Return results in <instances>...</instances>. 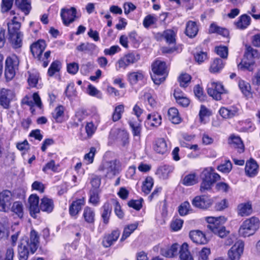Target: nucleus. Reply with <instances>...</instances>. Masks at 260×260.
I'll use <instances>...</instances> for the list:
<instances>
[{"label":"nucleus","mask_w":260,"mask_h":260,"mask_svg":"<svg viewBox=\"0 0 260 260\" xmlns=\"http://www.w3.org/2000/svg\"><path fill=\"white\" fill-rule=\"evenodd\" d=\"M89 202L94 206H96L100 202L99 191L98 189H91L90 191Z\"/></svg>","instance_id":"obj_52"},{"label":"nucleus","mask_w":260,"mask_h":260,"mask_svg":"<svg viewBox=\"0 0 260 260\" xmlns=\"http://www.w3.org/2000/svg\"><path fill=\"white\" fill-rule=\"evenodd\" d=\"M254 64L255 61L253 59H250L245 55L241 62L238 64V67L240 70L252 71L253 70Z\"/></svg>","instance_id":"obj_28"},{"label":"nucleus","mask_w":260,"mask_h":260,"mask_svg":"<svg viewBox=\"0 0 260 260\" xmlns=\"http://www.w3.org/2000/svg\"><path fill=\"white\" fill-rule=\"evenodd\" d=\"M209 31L210 33H217L224 37L229 34L227 29L220 27L215 23L210 25Z\"/></svg>","instance_id":"obj_46"},{"label":"nucleus","mask_w":260,"mask_h":260,"mask_svg":"<svg viewBox=\"0 0 260 260\" xmlns=\"http://www.w3.org/2000/svg\"><path fill=\"white\" fill-rule=\"evenodd\" d=\"M85 129L87 136L83 137L82 138L83 139H86L87 138H91L95 133L96 129V127L94 125L92 122H89L86 123Z\"/></svg>","instance_id":"obj_55"},{"label":"nucleus","mask_w":260,"mask_h":260,"mask_svg":"<svg viewBox=\"0 0 260 260\" xmlns=\"http://www.w3.org/2000/svg\"><path fill=\"white\" fill-rule=\"evenodd\" d=\"M162 122V118L160 114L153 112L147 115L145 121L146 126L150 129L158 127Z\"/></svg>","instance_id":"obj_14"},{"label":"nucleus","mask_w":260,"mask_h":260,"mask_svg":"<svg viewBox=\"0 0 260 260\" xmlns=\"http://www.w3.org/2000/svg\"><path fill=\"white\" fill-rule=\"evenodd\" d=\"M124 108L123 105H119L115 107L112 114V119L114 122L118 121L124 112Z\"/></svg>","instance_id":"obj_47"},{"label":"nucleus","mask_w":260,"mask_h":260,"mask_svg":"<svg viewBox=\"0 0 260 260\" xmlns=\"http://www.w3.org/2000/svg\"><path fill=\"white\" fill-rule=\"evenodd\" d=\"M251 18L246 14L241 15L238 21L235 22L236 27L240 29L246 28L251 23Z\"/></svg>","instance_id":"obj_31"},{"label":"nucleus","mask_w":260,"mask_h":260,"mask_svg":"<svg viewBox=\"0 0 260 260\" xmlns=\"http://www.w3.org/2000/svg\"><path fill=\"white\" fill-rule=\"evenodd\" d=\"M188 245L186 243H184L180 250V260H193L192 256L190 254L188 249Z\"/></svg>","instance_id":"obj_40"},{"label":"nucleus","mask_w":260,"mask_h":260,"mask_svg":"<svg viewBox=\"0 0 260 260\" xmlns=\"http://www.w3.org/2000/svg\"><path fill=\"white\" fill-rule=\"evenodd\" d=\"M232 169V165L230 160L226 161L217 167V170L223 173H229Z\"/></svg>","instance_id":"obj_60"},{"label":"nucleus","mask_w":260,"mask_h":260,"mask_svg":"<svg viewBox=\"0 0 260 260\" xmlns=\"http://www.w3.org/2000/svg\"><path fill=\"white\" fill-rule=\"evenodd\" d=\"M213 171L211 167L205 168L203 171L201 175L202 182L200 187L201 191L210 189L212 185L220 179V175Z\"/></svg>","instance_id":"obj_3"},{"label":"nucleus","mask_w":260,"mask_h":260,"mask_svg":"<svg viewBox=\"0 0 260 260\" xmlns=\"http://www.w3.org/2000/svg\"><path fill=\"white\" fill-rule=\"evenodd\" d=\"M85 204V200L84 198L73 201L69 206V211L71 216L74 219H76Z\"/></svg>","instance_id":"obj_15"},{"label":"nucleus","mask_w":260,"mask_h":260,"mask_svg":"<svg viewBox=\"0 0 260 260\" xmlns=\"http://www.w3.org/2000/svg\"><path fill=\"white\" fill-rule=\"evenodd\" d=\"M17 69L5 66V75L8 80H11L15 75Z\"/></svg>","instance_id":"obj_63"},{"label":"nucleus","mask_w":260,"mask_h":260,"mask_svg":"<svg viewBox=\"0 0 260 260\" xmlns=\"http://www.w3.org/2000/svg\"><path fill=\"white\" fill-rule=\"evenodd\" d=\"M198 182V178L196 173H190L186 175L183 180L182 184L186 186H191Z\"/></svg>","instance_id":"obj_44"},{"label":"nucleus","mask_w":260,"mask_h":260,"mask_svg":"<svg viewBox=\"0 0 260 260\" xmlns=\"http://www.w3.org/2000/svg\"><path fill=\"white\" fill-rule=\"evenodd\" d=\"M153 150L160 154H165L169 151L166 140L163 138L157 139L153 144Z\"/></svg>","instance_id":"obj_20"},{"label":"nucleus","mask_w":260,"mask_h":260,"mask_svg":"<svg viewBox=\"0 0 260 260\" xmlns=\"http://www.w3.org/2000/svg\"><path fill=\"white\" fill-rule=\"evenodd\" d=\"M229 143L233 145V147L237 148L240 153L244 151V146L241 138L239 137L231 136L230 137Z\"/></svg>","instance_id":"obj_39"},{"label":"nucleus","mask_w":260,"mask_h":260,"mask_svg":"<svg viewBox=\"0 0 260 260\" xmlns=\"http://www.w3.org/2000/svg\"><path fill=\"white\" fill-rule=\"evenodd\" d=\"M19 63V60L15 54H12L6 58L5 66L17 69Z\"/></svg>","instance_id":"obj_45"},{"label":"nucleus","mask_w":260,"mask_h":260,"mask_svg":"<svg viewBox=\"0 0 260 260\" xmlns=\"http://www.w3.org/2000/svg\"><path fill=\"white\" fill-rule=\"evenodd\" d=\"M168 116L169 119L174 124H179L181 121L178 111L175 108H171L168 110Z\"/></svg>","instance_id":"obj_37"},{"label":"nucleus","mask_w":260,"mask_h":260,"mask_svg":"<svg viewBox=\"0 0 260 260\" xmlns=\"http://www.w3.org/2000/svg\"><path fill=\"white\" fill-rule=\"evenodd\" d=\"M39 236L34 230H32L29 237H23L19 241L18 253L19 260H27L29 254H34L39 245Z\"/></svg>","instance_id":"obj_1"},{"label":"nucleus","mask_w":260,"mask_h":260,"mask_svg":"<svg viewBox=\"0 0 260 260\" xmlns=\"http://www.w3.org/2000/svg\"><path fill=\"white\" fill-rule=\"evenodd\" d=\"M151 67L153 73L151 79L155 84L159 85L166 80L168 74L166 63L164 61L157 59L152 63Z\"/></svg>","instance_id":"obj_2"},{"label":"nucleus","mask_w":260,"mask_h":260,"mask_svg":"<svg viewBox=\"0 0 260 260\" xmlns=\"http://www.w3.org/2000/svg\"><path fill=\"white\" fill-rule=\"evenodd\" d=\"M245 170L248 176L253 177L258 173V166L255 161L250 159L246 162Z\"/></svg>","instance_id":"obj_22"},{"label":"nucleus","mask_w":260,"mask_h":260,"mask_svg":"<svg viewBox=\"0 0 260 260\" xmlns=\"http://www.w3.org/2000/svg\"><path fill=\"white\" fill-rule=\"evenodd\" d=\"M112 210V206L109 203H105L101 208V215L105 224L109 222Z\"/></svg>","instance_id":"obj_23"},{"label":"nucleus","mask_w":260,"mask_h":260,"mask_svg":"<svg viewBox=\"0 0 260 260\" xmlns=\"http://www.w3.org/2000/svg\"><path fill=\"white\" fill-rule=\"evenodd\" d=\"M174 170V167L172 165H166L160 167L157 170L156 174L159 177L163 179L168 178L170 174L172 173Z\"/></svg>","instance_id":"obj_25"},{"label":"nucleus","mask_w":260,"mask_h":260,"mask_svg":"<svg viewBox=\"0 0 260 260\" xmlns=\"http://www.w3.org/2000/svg\"><path fill=\"white\" fill-rule=\"evenodd\" d=\"M120 231L115 230L113 231L110 235L106 236L103 241V245L105 247H109L115 242L119 237Z\"/></svg>","instance_id":"obj_26"},{"label":"nucleus","mask_w":260,"mask_h":260,"mask_svg":"<svg viewBox=\"0 0 260 260\" xmlns=\"http://www.w3.org/2000/svg\"><path fill=\"white\" fill-rule=\"evenodd\" d=\"M96 152L95 148H90L89 152L84 155V162L87 165L92 164Z\"/></svg>","instance_id":"obj_57"},{"label":"nucleus","mask_w":260,"mask_h":260,"mask_svg":"<svg viewBox=\"0 0 260 260\" xmlns=\"http://www.w3.org/2000/svg\"><path fill=\"white\" fill-rule=\"evenodd\" d=\"M95 211L93 209L86 206L83 212V217L85 222L88 223H93L95 220Z\"/></svg>","instance_id":"obj_32"},{"label":"nucleus","mask_w":260,"mask_h":260,"mask_svg":"<svg viewBox=\"0 0 260 260\" xmlns=\"http://www.w3.org/2000/svg\"><path fill=\"white\" fill-rule=\"evenodd\" d=\"M23 205L21 202H15L13 203L12 210L20 217L23 216Z\"/></svg>","instance_id":"obj_58"},{"label":"nucleus","mask_w":260,"mask_h":260,"mask_svg":"<svg viewBox=\"0 0 260 260\" xmlns=\"http://www.w3.org/2000/svg\"><path fill=\"white\" fill-rule=\"evenodd\" d=\"M191 240L197 244H205L207 243V240L205 234L200 231H192L189 233Z\"/></svg>","instance_id":"obj_21"},{"label":"nucleus","mask_w":260,"mask_h":260,"mask_svg":"<svg viewBox=\"0 0 260 260\" xmlns=\"http://www.w3.org/2000/svg\"><path fill=\"white\" fill-rule=\"evenodd\" d=\"M64 108L62 106H58L52 113V117L57 122H61L64 116Z\"/></svg>","instance_id":"obj_43"},{"label":"nucleus","mask_w":260,"mask_h":260,"mask_svg":"<svg viewBox=\"0 0 260 260\" xmlns=\"http://www.w3.org/2000/svg\"><path fill=\"white\" fill-rule=\"evenodd\" d=\"M244 246L243 241H237L228 251L229 259L240 260L244 252Z\"/></svg>","instance_id":"obj_9"},{"label":"nucleus","mask_w":260,"mask_h":260,"mask_svg":"<svg viewBox=\"0 0 260 260\" xmlns=\"http://www.w3.org/2000/svg\"><path fill=\"white\" fill-rule=\"evenodd\" d=\"M28 202L30 215L34 218H36V214L39 213L40 210L39 206V198L37 194H32L30 196Z\"/></svg>","instance_id":"obj_19"},{"label":"nucleus","mask_w":260,"mask_h":260,"mask_svg":"<svg viewBox=\"0 0 260 260\" xmlns=\"http://www.w3.org/2000/svg\"><path fill=\"white\" fill-rule=\"evenodd\" d=\"M7 19V26L9 36L18 34H22L19 31L21 24L19 22L20 18L19 15L16 14L14 11H11L8 13Z\"/></svg>","instance_id":"obj_7"},{"label":"nucleus","mask_w":260,"mask_h":260,"mask_svg":"<svg viewBox=\"0 0 260 260\" xmlns=\"http://www.w3.org/2000/svg\"><path fill=\"white\" fill-rule=\"evenodd\" d=\"M157 21V18L155 15L149 14L144 18L143 24L145 28H148L151 25L154 24Z\"/></svg>","instance_id":"obj_49"},{"label":"nucleus","mask_w":260,"mask_h":260,"mask_svg":"<svg viewBox=\"0 0 260 260\" xmlns=\"http://www.w3.org/2000/svg\"><path fill=\"white\" fill-rule=\"evenodd\" d=\"M22 34L9 36L8 40L14 49H18L22 45Z\"/></svg>","instance_id":"obj_33"},{"label":"nucleus","mask_w":260,"mask_h":260,"mask_svg":"<svg viewBox=\"0 0 260 260\" xmlns=\"http://www.w3.org/2000/svg\"><path fill=\"white\" fill-rule=\"evenodd\" d=\"M40 208L42 211L50 213L53 209V202L51 199L44 197L41 199Z\"/></svg>","instance_id":"obj_34"},{"label":"nucleus","mask_w":260,"mask_h":260,"mask_svg":"<svg viewBox=\"0 0 260 260\" xmlns=\"http://www.w3.org/2000/svg\"><path fill=\"white\" fill-rule=\"evenodd\" d=\"M191 77L186 73L181 74L178 77V80L180 86L182 87H187L190 82Z\"/></svg>","instance_id":"obj_53"},{"label":"nucleus","mask_w":260,"mask_h":260,"mask_svg":"<svg viewBox=\"0 0 260 260\" xmlns=\"http://www.w3.org/2000/svg\"><path fill=\"white\" fill-rule=\"evenodd\" d=\"M138 224V222H135L125 225L124 228L120 241H123L127 238L137 229Z\"/></svg>","instance_id":"obj_35"},{"label":"nucleus","mask_w":260,"mask_h":260,"mask_svg":"<svg viewBox=\"0 0 260 260\" xmlns=\"http://www.w3.org/2000/svg\"><path fill=\"white\" fill-rule=\"evenodd\" d=\"M99 170L105 174L106 177L112 178L121 171V164L117 159L106 161L100 166Z\"/></svg>","instance_id":"obj_5"},{"label":"nucleus","mask_w":260,"mask_h":260,"mask_svg":"<svg viewBox=\"0 0 260 260\" xmlns=\"http://www.w3.org/2000/svg\"><path fill=\"white\" fill-rule=\"evenodd\" d=\"M239 87L242 92L246 96L250 95L251 87L250 84L245 81L240 80L238 82Z\"/></svg>","instance_id":"obj_48"},{"label":"nucleus","mask_w":260,"mask_h":260,"mask_svg":"<svg viewBox=\"0 0 260 260\" xmlns=\"http://www.w3.org/2000/svg\"><path fill=\"white\" fill-rule=\"evenodd\" d=\"M60 16L66 26L73 22L76 17V9L74 7L62 8L60 10Z\"/></svg>","instance_id":"obj_11"},{"label":"nucleus","mask_w":260,"mask_h":260,"mask_svg":"<svg viewBox=\"0 0 260 260\" xmlns=\"http://www.w3.org/2000/svg\"><path fill=\"white\" fill-rule=\"evenodd\" d=\"M158 247H160V253L162 255L167 257H173L177 255L179 245L177 243H174L171 245L161 244L155 247V249H158Z\"/></svg>","instance_id":"obj_13"},{"label":"nucleus","mask_w":260,"mask_h":260,"mask_svg":"<svg viewBox=\"0 0 260 260\" xmlns=\"http://www.w3.org/2000/svg\"><path fill=\"white\" fill-rule=\"evenodd\" d=\"M245 55L250 59L259 58L260 57L258 51L250 46L247 48V52Z\"/></svg>","instance_id":"obj_62"},{"label":"nucleus","mask_w":260,"mask_h":260,"mask_svg":"<svg viewBox=\"0 0 260 260\" xmlns=\"http://www.w3.org/2000/svg\"><path fill=\"white\" fill-rule=\"evenodd\" d=\"M153 179L151 177H147L143 182L142 186V190L146 193L148 194L153 185Z\"/></svg>","instance_id":"obj_50"},{"label":"nucleus","mask_w":260,"mask_h":260,"mask_svg":"<svg viewBox=\"0 0 260 260\" xmlns=\"http://www.w3.org/2000/svg\"><path fill=\"white\" fill-rule=\"evenodd\" d=\"M129 125L134 136L140 137L142 131V125L139 119H132L128 121Z\"/></svg>","instance_id":"obj_30"},{"label":"nucleus","mask_w":260,"mask_h":260,"mask_svg":"<svg viewBox=\"0 0 260 260\" xmlns=\"http://www.w3.org/2000/svg\"><path fill=\"white\" fill-rule=\"evenodd\" d=\"M14 256V251L12 247H9L7 249L4 258L3 252L0 250V260H13Z\"/></svg>","instance_id":"obj_59"},{"label":"nucleus","mask_w":260,"mask_h":260,"mask_svg":"<svg viewBox=\"0 0 260 260\" xmlns=\"http://www.w3.org/2000/svg\"><path fill=\"white\" fill-rule=\"evenodd\" d=\"M46 47L45 42L43 40H39L30 46V51L35 57L41 60L42 53Z\"/></svg>","instance_id":"obj_17"},{"label":"nucleus","mask_w":260,"mask_h":260,"mask_svg":"<svg viewBox=\"0 0 260 260\" xmlns=\"http://www.w3.org/2000/svg\"><path fill=\"white\" fill-rule=\"evenodd\" d=\"M59 165L56 164L54 160H51L43 168V171L47 172L48 170H51L53 172H56L58 170Z\"/></svg>","instance_id":"obj_61"},{"label":"nucleus","mask_w":260,"mask_h":260,"mask_svg":"<svg viewBox=\"0 0 260 260\" xmlns=\"http://www.w3.org/2000/svg\"><path fill=\"white\" fill-rule=\"evenodd\" d=\"M198 32V27L194 21H189L186 23L185 34L190 38L195 37Z\"/></svg>","instance_id":"obj_36"},{"label":"nucleus","mask_w":260,"mask_h":260,"mask_svg":"<svg viewBox=\"0 0 260 260\" xmlns=\"http://www.w3.org/2000/svg\"><path fill=\"white\" fill-rule=\"evenodd\" d=\"M15 93L14 90L3 88L0 89V105L8 109L12 101L15 100Z\"/></svg>","instance_id":"obj_10"},{"label":"nucleus","mask_w":260,"mask_h":260,"mask_svg":"<svg viewBox=\"0 0 260 260\" xmlns=\"http://www.w3.org/2000/svg\"><path fill=\"white\" fill-rule=\"evenodd\" d=\"M237 212L238 215L241 216L250 215L252 212L251 204L248 202L239 204L237 207Z\"/></svg>","instance_id":"obj_24"},{"label":"nucleus","mask_w":260,"mask_h":260,"mask_svg":"<svg viewBox=\"0 0 260 260\" xmlns=\"http://www.w3.org/2000/svg\"><path fill=\"white\" fill-rule=\"evenodd\" d=\"M140 59L138 54L129 53L120 58L116 63V69L117 71L121 69H125L129 65L135 63Z\"/></svg>","instance_id":"obj_8"},{"label":"nucleus","mask_w":260,"mask_h":260,"mask_svg":"<svg viewBox=\"0 0 260 260\" xmlns=\"http://www.w3.org/2000/svg\"><path fill=\"white\" fill-rule=\"evenodd\" d=\"M28 77L27 81L30 87H34L36 86L38 83L39 75L38 72L36 70L28 72Z\"/></svg>","instance_id":"obj_42"},{"label":"nucleus","mask_w":260,"mask_h":260,"mask_svg":"<svg viewBox=\"0 0 260 260\" xmlns=\"http://www.w3.org/2000/svg\"><path fill=\"white\" fill-rule=\"evenodd\" d=\"M60 68L61 63L59 61L55 60L53 61L48 70V76L50 77L53 76L56 73L60 71Z\"/></svg>","instance_id":"obj_51"},{"label":"nucleus","mask_w":260,"mask_h":260,"mask_svg":"<svg viewBox=\"0 0 260 260\" xmlns=\"http://www.w3.org/2000/svg\"><path fill=\"white\" fill-rule=\"evenodd\" d=\"M145 73L141 70L129 73L127 75L128 80L131 84H136L145 78Z\"/></svg>","instance_id":"obj_27"},{"label":"nucleus","mask_w":260,"mask_h":260,"mask_svg":"<svg viewBox=\"0 0 260 260\" xmlns=\"http://www.w3.org/2000/svg\"><path fill=\"white\" fill-rule=\"evenodd\" d=\"M216 53L223 59H226L228 56V49L225 46L216 47L215 49Z\"/></svg>","instance_id":"obj_64"},{"label":"nucleus","mask_w":260,"mask_h":260,"mask_svg":"<svg viewBox=\"0 0 260 260\" xmlns=\"http://www.w3.org/2000/svg\"><path fill=\"white\" fill-rule=\"evenodd\" d=\"M224 62L221 59L214 58L211 62L209 71L212 73H217L224 68Z\"/></svg>","instance_id":"obj_29"},{"label":"nucleus","mask_w":260,"mask_h":260,"mask_svg":"<svg viewBox=\"0 0 260 260\" xmlns=\"http://www.w3.org/2000/svg\"><path fill=\"white\" fill-rule=\"evenodd\" d=\"M206 220L208 223L207 225L208 229L214 233L215 231H217L220 227L223 226V224L226 221V218L224 216H220L216 218L206 217Z\"/></svg>","instance_id":"obj_12"},{"label":"nucleus","mask_w":260,"mask_h":260,"mask_svg":"<svg viewBox=\"0 0 260 260\" xmlns=\"http://www.w3.org/2000/svg\"><path fill=\"white\" fill-rule=\"evenodd\" d=\"M259 221L255 217H252L243 222L239 229V234L242 237L253 235L259 228Z\"/></svg>","instance_id":"obj_4"},{"label":"nucleus","mask_w":260,"mask_h":260,"mask_svg":"<svg viewBox=\"0 0 260 260\" xmlns=\"http://www.w3.org/2000/svg\"><path fill=\"white\" fill-rule=\"evenodd\" d=\"M190 210V205L187 201L182 203L178 207V212L181 216L187 215Z\"/></svg>","instance_id":"obj_56"},{"label":"nucleus","mask_w":260,"mask_h":260,"mask_svg":"<svg viewBox=\"0 0 260 260\" xmlns=\"http://www.w3.org/2000/svg\"><path fill=\"white\" fill-rule=\"evenodd\" d=\"M210 115V111L205 106L202 105L199 114L200 122L203 124L206 123Z\"/></svg>","instance_id":"obj_41"},{"label":"nucleus","mask_w":260,"mask_h":260,"mask_svg":"<svg viewBox=\"0 0 260 260\" xmlns=\"http://www.w3.org/2000/svg\"><path fill=\"white\" fill-rule=\"evenodd\" d=\"M15 4L25 15L29 13L31 9L30 0H15Z\"/></svg>","instance_id":"obj_38"},{"label":"nucleus","mask_w":260,"mask_h":260,"mask_svg":"<svg viewBox=\"0 0 260 260\" xmlns=\"http://www.w3.org/2000/svg\"><path fill=\"white\" fill-rule=\"evenodd\" d=\"M207 92L213 99L219 101L221 99V95L227 93L228 91L221 82L211 81L208 85Z\"/></svg>","instance_id":"obj_6"},{"label":"nucleus","mask_w":260,"mask_h":260,"mask_svg":"<svg viewBox=\"0 0 260 260\" xmlns=\"http://www.w3.org/2000/svg\"><path fill=\"white\" fill-rule=\"evenodd\" d=\"M213 201L208 196H202L195 197L192 201V204L196 207L201 209H207L212 204Z\"/></svg>","instance_id":"obj_16"},{"label":"nucleus","mask_w":260,"mask_h":260,"mask_svg":"<svg viewBox=\"0 0 260 260\" xmlns=\"http://www.w3.org/2000/svg\"><path fill=\"white\" fill-rule=\"evenodd\" d=\"M168 43H174L175 41L176 32L172 29H167L162 34Z\"/></svg>","instance_id":"obj_54"},{"label":"nucleus","mask_w":260,"mask_h":260,"mask_svg":"<svg viewBox=\"0 0 260 260\" xmlns=\"http://www.w3.org/2000/svg\"><path fill=\"white\" fill-rule=\"evenodd\" d=\"M12 194L8 190H3L0 193V211H6L11 204Z\"/></svg>","instance_id":"obj_18"}]
</instances>
